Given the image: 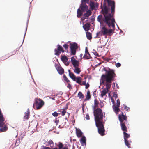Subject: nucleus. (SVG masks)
Here are the masks:
<instances>
[{
    "label": "nucleus",
    "instance_id": "f257e3e1",
    "mask_svg": "<svg viewBox=\"0 0 149 149\" xmlns=\"http://www.w3.org/2000/svg\"><path fill=\"white\" fill-rule=\"evenodd\" d=\"M108 6L111 7V13H109V9L105 4H104L103 8H102V13L104 15V21L109 26L112 25L114 27V23H116L114 18L115 10V2L114 1L106 0Z\"/></svg>",
    "mask_w": 149,
    "mask_h": 149
},
{
    "label": "nucleus",
    "instance_id": "f03ea898",
    "mask_svg": "<svg viewBox=\"0 0 149 149\" xmlns=\"http://www.w3.org/2000/svg\"><path fill=\"white\" fill-rule=\"evenodd\" d=\"M106 74H103L101 76L102 83H104L105 81V85L106 87V88H104L101 92L100 96L102 98L108 93L111 87L112 82L116 76V74L113 70L109 69V70L106 71Z\"/></svg>",
    "mask_w": 149,
    "mask_h": 149
},
{
    "label": "nucleus",
    "instance_id": "7ed1b4c3",
    "mask_svg": "<svg viewBox=\"0 0 149 149\" xmlns=\"http://www.w3.org/2000/svg\"><path fill=\"white\" fill-rule=\"evenodd\" d=\"M104 17H102L101 15H99L97 18V19L101 24L104 22L109 27L111 28V27L113 28V29H108L104 25H102V26L100 28V30L99 33H100L101 36H111L112 34L114 33L115 29V25L114 24V27H113L112 25H110L109 26L104 21H103V19ZM115 23H114V24Z\"/></svg>",
    "mask_w": 149,
    "mask_h": 149
},
{
    "label": "nucleus",
    "instance_id": "20e7f679",
    "mask_svg": "<svg viewBox=\"0 0 149 149\" xmlns=\"http://www.w3.org/2000/svg\"><path fill=\"white\" fill-rule=\"evenodd\" d=\"M104 113V115L102 110L100 108H97L94 110V114L96 123L103 122V117H105V113Z\"/></svg>",
    "mask_w": 149,
    "mask_h": 149
},
{
    "label": "nucleus",
    "instance_id": "39448f33",
    "mask_svg": "<svg viewBox=\"0 0 149 149\" xmlns=\"http://www.w3.org/2000/svg\"><path fill=\"white\" fill-rule=\"evenodd\" d=\"M119 119L120 123L121 126L122 130L125 132H127V128L125 125V122L127 121V118L126 116L122 113V115H119Z\"/></svg>",
    "mask_w": 149,
    "mask_h": 149
},
{
    "label": "nucleus",
    "instance_id": "423d86ee",
    "mask_svg": "<svg viewBox=\"0 0 149 149\" xmlns=\"http://www.w3.org/2000/svg\"><path fill=\"white\" fill-rule=\"evenodd\" d=\"M5 120L1 111H0V132H5L8 129L6 124L5 125Z\"/></svg>",
    "mask_w": 149,
    "mask_h": 149
},
{
    "label": "nucleus",
    "instance_id": "0eeeda50",
    "mask_svg": "<svg viewBox=\"0 0 149 149\" xmlns=\"http://www.w3.org/2000/svg\"><path fill=\"white\" fill-rule=\"evenodd\" d=\"M44 104L43 100L40 99H36L33 107L36 109H39L42 107Z\"/></svg>",
    "mask_w": 149,
    "mask_h": 149
},
{
    "label": "nucleus",
    "instance_id": "6e6552de",
    "mask_svg": "<svg viewBox=\"0 0 149 149\" xmlns=\"http://www.w3.org/2000/svg\"><path fill=\"white\" fill-rule=\"evenodd\" d=\"M103 122L96 123V126L98 128V132L99 133L101 136L104 135L105 130L104 125L103 124Z\"/></svg>",
    "mask_w": 149,
    "mask_h": 149
},
{
    "label": "nucleus",
    "instance_id": "1a4fd4ad",
    "mask_svg": "<svg viewBox=\"0 0 149 149\" xmlns=\"http://www.w3.org/2000/svg\"><path fill=\"white\" fill-rule=\"evenodd\" d=\"M70 49L71 53V55L74 56L76 53V50L77 49L78 45L76 43H70Z\"/></svg>",
    "mask_w": 149,
    "mask_h": 149
},
{
    "label": "nucleus",
    "instance_id": "9d476101",
    "mask_svg": "<svg viewBox=\"0 0 149 149\" xmlns=\"http://www.w3.org/2000/svg\"><path fill=\"white\" fill-rule=\"evenodd\" d=\"M57 47V48H56L54 49L55 55L56 56H59L61 52L62 53L65 52V50L61 46L58 45Z\"/></svg>",
    "mask_w": 149,
    "mask_h": 149
},
{
    "label": "nucleus",
    "instance_id": "9b49d317",
    "mask_svg": "<svg viewBox=\"0 0 149 149\" xmlns=\"http://www.w3.org/2000/svg\"><path fill=\"white\" fill-rule=\"evenodd\" d=\"M124 138V139L125 143L126 145L128 146L129 148H130V145L128 143L127 139L130 136V134L124 132H123Z\"/></svg>",
    "mask_w": 149,
    "mask_h": 149
},
{
    "label": "nucleus",
    "instance_id": "f8f14e48",
    "mask_svg": "<svg viewBox=\"0 0 149 149\" xmlns=\"http://www.w3.org/2000/svg\"><path fill=\"white\" fill-rule=\"evenodd\" d=\"M81 4L80 6V8L81 9L82 12H85L88 10V6L85 3L81 2Z\"/></svg>",
    "mask_w": 149,
    "mask_h": 149
},
{
    "label": "nucleus",
    "instance_id": "ddd939ff",
    "mask_svg": "<svg viewBox=\"0 0 149 149\" xmlns=\"http://www.w3.org/2000/svg\"><path fill=\"white\" fill-rule=\"evenodd\" d=\"M91 9L92 10H96L98 8V5L97 3L95 4V2L92 0L89 4Z\"/></svg>",
    "mask_w": 149,
    "mask_h": 149
},
{
    "label": "nucleus",
    "instance_id": "4468645a",
    "mask_svg": "<svg viewBox=\"0 0 149 149\" xmlns=\"http://www.w3.org/2000/svg\"><path fill=\"white\" fill-rule=\"evenodd\" d=\"M82 58L84 59H88L92 58L88 52L87 47H86L85 48V54Z\"/></svg>",
    "mask_w": 149,
    "mask_h": 149
},
{
    "label": "nucleus",
    "instance_id": "2eb2a0df",
    "mask_svg": "<svg viewBox=\"0 0 149 149\" xmlns=\"http://www.w3.org/2000/svg\"><path fill=\"white\" fill-rule=\"evenodd\" d=\"M56 68L60 74H63L64 73V69L58 65L56 67Z\"/></svg>",
    "mask_w": 149,
    "mask_h": 149
},
{
    "label": "nucleus",
    "instance_id": "dca6fc26",
    "mask_svg": "<svg viewBox=\"0 0 149 149\" xmlns=\"http://www.w3.org/2000/svg\"><path fill=\"white\" fill-rule=\"evenodd\" d=\"M68 71L69 72V75L70 77L74 81H76V77L74 74L70 72V70H68Z\"/></svg>",
    "mask_w": 149,
    "mask_h": 149
},
{
    "label": "nucleus",
    "instance_id": "f3484780",
    "mask_svg": "<svg viewBox=\"0 0 149 149\" xmlns=\"http://www.w3.org/2000/svg\"><path fill=\"white\" fill-rule=\"evenodd\" d=\"M90 24L89 23H87L83 26V27L86 31L89 30L90 29Z\"/></svg>",
    "mask_w": 149,
    "mask_h": 149
},
{
    "label": "nucleus",
    "instance_id": "a211bd4d",
    "mask_svg": "<svg viewBox=\"0 0 149 149\" xmlns=\"http://www.w3.org/2000/svg\"><path fill=\"white\" fill-rule=\"evenodd\" d=\"M67 109V108H65L61 109L58 110L59 112L61 113V115L63 116L65 115V114L66 113V110Z\"/></svg>",
    "mask_w": 149,
    "mask_h": 149
},
{
    "label": "nucleus",
    "instance_id": "6ab92c4d",
    "mask_svg": "<svg viewBox=\"0 0 149 149\" xmlns=\"http://www.w3.org/2000/svg\"><path fill=\"white\" fill-rule=\"evenodd\" d=\"M61 59L63 63L66 62L68 60V58L67 56L65 55H61Z\"/></svg>",
    "mask_w": 149,
    "mask_h": 149
},
{
    "label": "nucleus",
    "instance_id": "aec40b11",
    "mask_svg": "<svg viewBox=\"0 0 149 149\" xmlns=\"http://www.w3.org/2000/svg\"><path fill=\"white\" fill-rule=\"evenodd\" d=\"M80 142L82 145H86V139L85 136L82 137L80 140Z\"/></svg>",
    "mask_w": 149,
    "mask_h": 149
},
{
    "label": "nucleus",
    "instance_id": "412c9836",
    "mask_svg": "<svg viewBox=\"0 0 149 149\" xmlns=\"http://www.w3.org/2000/svg\"><path fill=\"white\" fill-rule=\"evenodd\" d=\"M30 112L29 111V109L25 113V116H24V118L25 119L27 120L29 118V115Z\"/></svg>",
    "mask_w": 149,
    "mask_h": 149
},
{
    "label": "nucleus",
    "instance_id": "4be33fe9",
    "mask_svg": "<svg viewBox=\"0 0 149 149\" xmlns=\"http://www.w3.org/2000/svg\"><path fill=\"white\" fill-rule=\"evenodd\" d=\"M98 104L99 102L97 100V99H95L94 101V105L93 107L94 109H95L96 108L98 107Z\"/></svg>",
    "mask_w": 149,
    "mask_h": 149
},
{
    "label": "nucleus",
    "instance_id": "5701e85b",
    "mask_svg": "<svg viewBox=\"0 0 149 149\" xmlns=\"http://www.w3.org/2000/svg\"><path fill=\"white\" fill-rule=\"evenodd\" d=\"M76 133L77 136L78 137H81L82 134V133L81 130L79 129L77 130Z\"/></svg>",
    "mask_w": 149,
    "mask_h": 149
},
{
    "label": "nucleus",
    "instance_id": "b1692460",
    "mask_svg": "<svg viewBox=\"0 0 149 149\" xmlns=\"http://www.w3.org/2000/svg\"><path fill=\"white\" fill-rule=\"evenodd\" d=\"M83 12L79 8L78 9L77 12V17H80L81 16Z\"/></svg>",
    "mask_w": 149,
    "mask_h": 149
},
{
    "label": "nucleus",
    "instance_id": "393cba45",
    "mask_svg": "<svg viewBox=\"0 0 149 149\" xmlns=\"http://www.w3.org/2000/svg\"><path fill=\"white\" fill-rule=\"evenodd\" d=\"M86 13L84 14V17H88L91 15L92 12L90 10H88L86 11Z\"/></svg>",
    "mask_w": 149,
    "mask_h": 149
},
{
    "label": "nucleus",
    "instance_id": "a878e982",
    "mask_svg": "<svg viewBox=\"0 0 149 149\" xmlns=\"http://www.w3.org/2000/svg\"><path fill=\"white\" fill-rule=\"evenodd\" d=\"M71 63L74 66V67L79 66V62L77 60L76 61H74Z\"/></svg>",
    "mask_w": 149,
    "mask_h": 149
},
{
    "label": "nucleus",
    "instance_id": "bb28decb",
    "mask_svg": "<svg viewBox=\"0 0 149 149\" xmlns=\"http://www.w3.org/2000/svg\"><path fill=\"white\" fill-rule=\"evenodd\" d=\"M78 66L74 67L75 69L74 70V72L77 74H79L80 72V69L78 67Z\"/></svg>",
    "mask_w": 149,
    "mask_h": 149
},
{
    "label": "nucleus",
    "instance_id": "cd10ccee",
    "mask_svg": "<svg viewBox=\"0 0 149 149\" xmlns=\"http://www.w3.org/2000/svg\"><path fill=\"white\" fill-rule=\"evenodd\" d=\"M113 109L114 110V112L117 114L118 113L120 110V109L118 108V107L116 106H114Z\"/></svg>",
    "mask_w": 149,
    "mask_h": 149
},
{
    "label": "nucleus",
    "instance_id": "c85d7f7f",
    "mask_svg": "<svg viewBox=\"0 0 149 149\" xmlns=\"http://www.w3.org/2000/svg\"><path fill=\"white\" fill-rule=\"evenodd\" d=\"M76 81L77 83L81 84V78L79 77H76Z\"/></svg>",
    "mask_w": 149,
    "mask_h": 149
},
{
    "label": "nucleus",
    "instance_id": "c756f323",
    "mask_svg": "<svg viewBox=\"0 0 149 149\" xmlns=\"http://www.w3.org/2000/svg\"><path fill=\"white\" fill-rule=\"evenodd\" d=\"M91 98V95H90V93L89 91H88L87 93V95L86 96V100H88Z\"/></svg>",
    "mask_w": 149,
    "mask_h": 149
},
{
    "label": "nucleus",
    "instance_id": "7c9ffc66",
    "mask_svg": "<svg viewBox=\"0 0 149 149\" xmlns=\"http://www.w3.org/2000/svg\"><path fill=\"white\" fill-rule=\"evenodd\" d=\"M86 37L89 40H91L92 38V35L91 33L89 32H86Z\"/></svg>",
    "mask_w": 149,
    "mask_h": 149
},
{
    "label": "nucleus",
    "instance_id": "2f4dec72",
    "mask_svg": "<svg viewBox=\"0 0 149 149\" xmlns=\"http://www.w3.org/2000/svg\"><path fill=\"white\" fill-rule=\"evenodd\" d=\"M78 95L79 98L83 99L84 97V95L81 92H79Z\"/></svg>",
    "mask_w": 149,
    "mask_h": 149
},
{
    "label": "nucleus",
    "instance_id": "473e14b6",
    "mask_svg": "<svg viewBox=\"0 0 149 149\" xmlns=\"http://www.w3.org/2000/svg\"><path fill=\"white\" fill-rule=\"evenodd\" d=\"M58 146V149H62L64 145L62 143L59 142Z\"/></svg>",
    "mask_w": 149,
    "mask_h": 149
},
{
    "label": "nucleus",
    "instance_id": "72a5a7b5",
    "mask_svg": "<svg viewBox=\"0 0 149 149\" xmlns=\"http://www.w3.org/2000/svg\"><path fill=\"white\" fill-rule=\"evenodd\" d=\"M68 46L69 45L67 44H65L63 45V47L66 50H68Z\"/></svg>",
    "mask_w": 149,
    "mask_h": 149
},
{
    "label": "nucleus",
    "instance_id": "f704fd0d",
    "mask_svg": "<svg viewBox=\"0 0 149 149\" xmlns=\"http://www.w3.org/2000/svg\"><path fill=\"white\" fill-rule=\"evenodd\" d=\"M64 79L67 82H70V81L68 79L65 75L64 74L63 76Z\"/></svg>",
    "mask_w": 149,
    "mask_h": 149
},
{
    "label": "nucleus",
    "instance_id": "c9c22d12",
    "mask_svg": "<svg viewBox=\"0 0 149 149\" xmlns=\"http://www.w3.org/2000/svg\"><path fill=\"white\" fill-rule=\"evenodd\" d=\"M59 114V113H57L56 112H54V113H52V115L54 116V117H57L58 116V114ZM59 114H60V113H59Z\"/></svg>",
    "mask_w": 149,
    "mask_h": 149
},
{
    "label": "nucleus",
    "instance_id": "e433bc0d",
    "mask_svg": "<svg viewBox=\"0 0 149 149\" xmlns=\"http://www.w3.org/2000/svg\"><path fill=\"white\" fill-rule=\"evenodd\" d=\"M93 52L94 55L95 56L99 57L100 56H99L98 54L97 53V52L95 50H93Z\"/></svg>",
    "mask_w": 149,
    "mask_h": 149
},
{
    "label": "nucleus",
    "instance_id": "4c0bfd02",
    "mask_svg": "<svg viewBox=\"0 0 149 149\" xmlns=\"http://www.w3.org/2000/svg\"><path fill=\"white\" fill-rule=\"evenodd\" d=\"M116 106L118 107H119L120 106V102L119 100V99H118L117 100V104H116Z\"/></svg>",
    "mask_w": 149,
    "mask_h": 149
},
{
    "label": "nucleus",
    "instance_id": "58836bf2",
    "mask_svg": "<svg viewBox=\"0 0 149 149\" xmlns=\"http://www.w3.org/2000/svg\"><path fill=\"white\" fill-rule=\"evenodd\" d=\"M48 143L49 144V145H51V144H54V143L53 142V141H52L51 140H49L48 141Z\"/></svg>",
    "mask_w": 149,
    "mask_h": 149
},
{
    "label": "nucleus",
    "instance_id": "ea45409f",
    "mask_svg": "<svg viewBox=\"0 0 149 149\" xmlns=\"http://www.w3.org/2000/svg\"><path fill=\"white\" fill-rule=\"evenodd\" d=\"M124 109L127 111H128L129 110L130 108L129 107H127V106L124 105Z\"/></svg>",
    "mask_w": 149,
    "mask_h": 149
},
{
    "label": "nucleus",
    "instance_id": "a19ab883",
    "mask_svg": "<svg viewBox=\"0 0 149 149\" xmlns=\"http://www.w3.org/2000/svg\"><path fill=\"white\" fill-rule=\"evenodd\" d=\"M41 149H50V148L49 147L43 146L42 147Z\"/></svg>",
    "mask_w": 149,
    "mask_h": 149
},
{
    "label": "nucleus",
    "instance_id": "79ce46f5",
    "mask_svg": "<svg viewBox=\"0 0 149 149\" xmlns=\"http://www.w3.org/2000/svg\"><path fill=\"white\" fill-rule=\"evenodd\" d=\"M121 65V64L119 63H118L116 64V66L117 67H120Z\"/></svg>",
    "mask_w": 149,
    "mask_h": 149
},
{
    "label": "nucleus",
    "instance_id": "37998d69",
    "mask_svg": "<svg viewBox=\"0 0 149 149\" xmlns=\"http://www.w3.org/2000/svg\"><path fill=\"white\" fill-rule=\"evenodd\" d=\"M76 60L74 58V57H72L71 58V62H72V61H76Z\"/></svg>",
    "mask_w": 149,
    "mask_h": 149
},
{
    "label": "nucleus",
    "instance_id": "c03bdc74",
    "mask_svg": "<svg viewBox=\"0 0 149 149\" xmlns=\"http://www.w3.org/2000/svg\"><path fill=\"white\" fill-rule=\"evenodd\" d=\"M86 119H87V120H88L90 119L89 116L87 114L86 115Z\"/></svg>",
    "mask_w": 149,
    "mask_h": 149
},
{
    "label": "nucleus",
    "instance_id": "a18cd8bd",
    "mask_svg": "<svg viewBox=\"0 0 149 149\" xmlns=\"http://www.w3.org/2000/svg\"><path fill=\"white\" fill-rule=\"evenodd\" d=\"M85 88L86 89H87L89 87V85L88 83L86 85V84Z\"/></svg>",
    "mask_w": 149,
    "mask_h": 149
},
{
    "label": "nucleus",
    "instance_id": "49530a36",
    "mask_svg": "<svg viewBox=\"0 0 149 149\" xmlns=\"http://www.w3.org/2000/svg\"><path fill=\"white\" fill-rule=\"evenodd\" d=\"M67 87L69 89H70L71 88V85L70 84L68 83L67 86Z\"/></svg>",
    "mask_w": 149,
    "mask_h": 149
},
{
    "label": "nucleus",
    "instance_id": "de8ad7c7",
    "mask_svg": "<svg viewBox=\"0 0 149 149\" xmlns=\"http://www.w3.org/2000/svg\"><path fill=\"white\" fill-rule=\"evenodd\" d=\"M113 97L115 98H117L118 97L117 95L114 93L113 94Z\"/></svg>",
    "mask_w": 149,
    "mask_h": 149
},
{
    "label": "nucleus",
    "instance_id": "09e8293b",
    "mask_svg": "<svg viewBox=\"0 0 149 149\" xmlns=\"http://www.w3.org/2000/svg\"><path fill=\"white\" fill-rule=\"evenodd\" d=\"M64 63H65V65L67 66L69 64V62H67V61L66 62Z\"/></svg>",
    "mask_w": 149,
    "mask_h": 149
},
{
    "label": "nucleus",
    "instance_id": "8fccbe9b",
    "mask_svg": "<svg viewBox=\"0 0 149 149\" xmlns=\"http://www.w3.org/2000/svg\"><path fill=\"white\" fill-rule=\"evenodd\" d=\"M100 107L101 108H102L103 107L104 105L103 104V103L102 102L100 103Z\"/></svg>",
    "mask_w": 149,
    "mask_h": 149
},
{
    "label": "nucleus",
    "instance_id": "3c124183",
    "mask_svg": "<svg viewBox=\"0 0 149 149\" xmlns=\"http://www.w3.org/2000/svg\"><path fill=\"white\" fill-rule=\"evenodd\" d=\"M55 122L56 124L57 125L59 123V121L58 120H56L55 121Z\"/></svg>",
    "mask_w": 149,
    "mask_h": 149
},
{
    "label": "nucleus",
    "instance_id": "603ef678",
    "mask_svg": "<svg viewBox=\"0 0 149 149\" xmlns=\"http://www.w3.org/2000/svg\"><path fill=\"white\" fill-rule=\"evenodd\" d=\"M82 84H83V85H86V81H83V82L82 84H80V85H82Z\"/></svg>",
    "mask_w": 149,
    "mask_h": 149
},
{
    "label": "nucleus",
    "instance_id": "864d4df0",
    "mask_svg": "<svg viewBox=\"0 0 149 149\" xmlns=\"http://www.w3.org/2000/svg\"><path fill=\"white\" fill-rule=\"evenodd\" d=\"M63 149H68L67 147H63Z\"/></svg>",
    "mask_w": 149,
    "mask_h": 149
},
{
    "label": "nucleus",
    "instance_id": "5fc2aeb1",
    "mask_svg": "<svg viewBox=\"0 0 149 149\" xmlns=\"http://www.w3.org/2000/svg\"><path fill=\"white\" fill-rule=\"evenodd\" d=\"M112 102L113 103H114V100L113 99H112Z\"/></svg>",
    "mask_w": 149,
    "mask_h": 149
},
{
    "label": "nucleus",
    "instance_id": "6e6d98bb",
    "mask_svg": "<svg viewBox=\"0 0 149 149\" xmlns=\"http://www.w3.org/2000/svg\"><path fill=\"white\" fill-rule=\"evenodd\" d=\"M116 86H117V88L118 89V88H119V87H118V85L117 84H116Z\"/></svg>",
    "mask_w": 149,
    "mask_h": 149
},
{
    "label": "nucleus",
    "instance_id": "4d7b16f0",
    "mask_svg": "<svg viewBox=\"0 0 149 149\" xmlns=\"http://www.w3.org/2000/svg\"><path fill=\"white\" fill-rule=\"evenodd\" d=\"M50 149H58V148H57L56 147V148H51Z\"/></svg>",
    "mask_w": 149,
    "mask_h": 149
},
{
    "label": "nucleus",
    "instance_id": "13d9d810",
    "mask_svg": "<svg viewBox=\"0 0 149 149\" xmlns=\"http://www.w3.org/2000/svg\"><path fill=\"white\" fill-rule=\"evenodd\" d=\"M82 55H83V54H80V57H82Z\"/></svg>",
    "mask_w": 149,
    "mask_h": 149
},
{
    "label": "nucleus",
    "instance_id": "bf43d9fd",
    "mask_svg": "<svg viewBox=\"0 0 149 149\" xmlns=\"http://www.w3.org/2000/svg\"><path fill=\"white\" fill-rule=\"evenodd\" d=\"M36 124V125H35V127L36 128V127H37V124Z\"/></svg>",
    "mask_w": 149,
    "mask_h": 149
},
{
    "label": "nucleus",
    "instance_id": "052dcab7",
    "mask_svg": "<svg viewBox=\"0 0 149 149\" xmlns=\"http://www.w3.org/2000/svg\"><path fill=\"white\" fill-rule=\"evenodd\" d=\"M52 99V100H54L55 99H54V98H51Z\"/></svg>",
    "mask_w": 149,
    "mask_h": 149
},
{
    "label": "nucleus",
    "instance_id": "680f3d73",
    "mask_svg": "<svg viewBox=\"0 0 149 149\" xmlns=\"http://www.w3.org/2000/svg\"><path fill=\"white\" fill-rule=\"evenodd\" d=\"M85 19V18L83 19V20H84V19Z\"/></svg>",
    "mask_w": 149,
    "mask_h": 149
},
{
    "label": "nucleus",
    "instance_id": "e2e57ef3",
    "mask_svg": "<svg viewBox=\"0 0 149 149\" xmlns=\"http://www.w3.org/2000/svg\"><path fill=\"white\" fill-rule=\"evenodd\" d=\"M73 141H75V140L74 139Z\"/></svg>",
    "mask_w": 149,
    "mask_h": 149
},
{
    "label": "nucleus",
    "instance_id": "0e129e2a",
    "mask_svg": "<svg viewBox=\"0 0 149 149\" xmlns=\"http://www.w3.org/2000/svg\"><path fill=\"white\" fill-rule=\"evenodd\" d=\"M68 113V114H70Z\"/></svg>",
    "mask_w": 149,
    "mask_h": 149
},
{
    "label": "nucleus",
    "instance_id": "69168bd1",
    "mask_svg": "<svg viewBox=\"0 0 149 149\" xmlns=\"http://www.w3.org/2000/svg\"><path fill=\"white\" fill-rule=\"evenodd\" d=\"M72 149H74V147Z\"/></svg>",
    "mask_w": 149,
    "mask_h": 149
}]
</instances>
